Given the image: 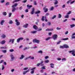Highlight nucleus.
Listing matches in <instances>:
<instances>
[{
    "instance_id": "nucleus-1",
    "label": "nucleus",
    "mask_w": 75,
    "mask_h": 75,
    "mask_svg": "<svg viewBox=\"0 0 75 75\" xmlns=\"http://www.w3.org/2000/svg\"><path fill=\"white\" fill-rule=\"evenodd\" d=\"M33 42L34 43V42H35V43H37V44H39L40 43V40H37L36 39H35L33 40Z\"/></svg>"
},
{
    "instance_id": "nucleus-2",
    "label": "nucleus",
    "mask_w": 75,
    "mask_h": 75,
    "mask_svg": "<svg viewBox=\"0 0 75 75\" xmlns=\"http://www.w3.org/2000/svg\"><path fill=\"white\" fill-rule=\"evenodd\" d=\"M69 53H71V54L73 55V56H75V50H71L69 51Z\"/></svg>"
},
{
    "instance_id": "nucleus-3",
    "label": "nucleus",
    "mask_w": 75,
    "mask_h": 75,
    "mask_svg": "<svg viewBox=\"0 0 75 75\" xmlns=\"http://www.w3.org/2000/svg\"><path fill=\"white\" fill-rule=\"evenodd\" d=\"M15 22H16V25L17 26H18V25H20V23L19 22L18 20L17 19H16Z\"/></svg>"
},
{
    "instance_id": "nucleus-4",
    "label": "nucleus",
    "mask_w": 75,
    "mask_h": 75,
    "mask_svg": "<svg viewBox=\"0 0 75 75\" xmlns=\"http://www.w3.org/2000/svg\"><path fill=\"white\" fill-rule=\"evenodd\" d=\"M10 57L11 58V61H13L14 59H15V57H14V55L13 54H11L10 55Z\"/></svg>"
},
{
    "instance_id": "nucleus-5",
    "label": "nucleus",
    "mask_w": 75,
    "mask_h": 75,
    "mask_svg": "<svg viewBox=\"0 0 75 75\" xmlns=\"http://www.w3.org/2000/svg\"><path fill=\"white\" fill-rule=\"evenodd\" d=\"M57 37L58 35H57L54 34L53 36L54 40H57Z\"/></svg>"
},
{
    "instance_id": "nucleus-6",
    "label": "nucleus",
    "mask_w": 75,
    "mask_h": 75,
    "mask_svg": "<svg viewBox=\"0 0 75 75\" xmlns=\"http://www.w3.org/2000/svg\"><path fill=\"white\" fill-rule=\"evenodd\" d=\"M36 68V67H33V68H32V69H31L30 70L31 71L30 73L32 74H33L34 73V69Z\"/></svg>"
},
{
    "instance_id": "nucleus-7",
    "label": "nucleus",
    "mask_w": 75,
    "mask_h": 75,
    "mask_svg": "<svg viewBox=\"0 0 75 75\" xmlns=\"http://www.w3.org/2000/svg\"><path fill=\"white\" fill-rule=\"evenodd\" d=\"M75 1H72V0H69L67 2V4H69V3L71 2L70 4H73V3H74V2H75Z\"/></svg>"
},
{
    "instance_id": "nucleus-8",
    "label": "nucleus",
    "mask_w": 75,
    "mask_h": 75,
    "mask_svg": "<svg viewBox=\"0 0 75 75\" xmlns=\"http://www.w3.org/2000/svg\"><path fill=\"white\" fill-rule=\"evenodd\" d=\"M23 38H19L17 40V42H18V43L19 42H20V40H23Z\"/></svg>"
},
{
    "instance_id": "nucleus-9",
    "label": "nucleus",
    "mask_w": 75,
    "mask_h": 75,
    "mask_svg": "<svg viewBox=\"0 0 75 75\" xmlns=\"http://www.w3.org/2000/svg\"><path fill=\"white\" fill-rule=\"evenodd\" d=\"M14 40H15L14 39H10L9 40L8 42H12V44H14Z\"/></svg>"
},
{
    "instance_id": "nucleus-10",
    "label": "nucleus",
    "mask_w": 75,
    "mask_h": 75,
    "mask_svg": "<svg viewBox=\"0 0 75 75\" xmlns=\"http://www.w3.org/2000/svg\"><path fill=\"white\" fill-rule=\"evenodd\" d=\"M33 28L35 30L38 29V27L36 25H34L33 26Z\"/></svg>"
},
{
    "instance_id": "nucleus-11",
    "label": "nucleus",
    "mask_w": 75,
    "mask_h": 75,
    "mask_svg": "<svg viewBox=\"0 0 75 75\" xmlns=\"http://www.w3.org/2000/svg\"><path fill=\"white\" fill-rule=\"evenodd\" d=\"M37 32V30L32 31L30 32V33H31V34H35V33H36Z\"/></svg>"
},
{
    "instance_id": "nucleus-12",
    "label": "nucleus",
    "mask_w": 75,
    "mask_h": 75,
    "mask_svg": "<svg viewBox=\"0 0 75 75\" xmlns=\"http://www.w3.org/2000/svg\"><path fill=\"white\" fill-rule=\"evenodd\" d=\"M29 69H28V70H27V71H23V75H25V74H27V72H28V71H29Z\"/></svg>"
},
{
    "instance_id": "nucleus-13",
    "label": "nucleus",
    "mask_w": 75,
    "mask_h": 75,
    "mask_svg": "<svg viewBox=\"0 0 75 75\" xmlns=\"http://www.w3.org/2000/svg\"><path fill=\"white\" fill-rule=\"evenodd\" d=\"M50 67L51 68H54V64H53V63H51L50 64Z\"/></svg>"
},
{
    "instance_id": "nucleus-14",
    "label": "nucleus",
    "mask_w": 75,
    "mask_h": 75,
    "mask_svg": "<svg viewBox=\"0 0 75 75\" xmlns=\"http://www.w3.org/2000/svg\"><path fill=\"white\" fill-rule=\"evenodd\" d=\"M63 47L64 48H69V46L67 45H63Z\"/></svg>"
},
{
    "instance_id": "nucleus-15",
    "label": "nucleus",
    "mask_w": 75,
    "mask_h": 75,
    "mask_svg": "<svg viewBox=\"0 0 75 75\" xmlns=\"http://www.w3.org/2000/svg\"><path fill=\"white\" fill-rule=\"evenodd\" d=\"M4 20H2L0 22V24H1V25H3V24H4Z\"/></svg>"
},
{
    "instance_id": "nucleus-16",
    "label": "nucleus",
    "mask_w": 75,
    "mask_h": 75,
    "mask_svg": "<svg viewBox=\"0 0 75 75\" xmlns=\"http://www.w3.org/2000/svg\"><path fill=\"white\" fill-rule=\"evenodd\" d=\"M43 10L45 11L44 12L45 13H46V12H47V11H48V8H43Z\"/></svg>"
},
{
    "instance_id": "nucleus-17",
    "label": "nucleus",
    "mask_w": 75,
    "mask_h": 75,
    "mask_svg": "<svg viewBox=\"0 0 75 75\" xmlns=\"http://www.w3.org/2000/svg\"><path fill=\"white\" fill-rule=\"evenodd\" d=\"M18 5V4L16 3L14 5H12V7H13V8H15V7H16Z\"/></svg>"
},
{
    "instance_id": "nucleus-18",
    "label": "nucleus",
    "mask_w": 75,
    "mask_h": 75,
    "mask_svg": "<svg viewBox=\"0 0 75 75\" xmlns=\"http://www.w3.org/2000/svg\"><path fill=\"white\" fill-rule=\"evenodd\" d=\"M27 7L29 9H30V8L32 7H33V6L30 5L28 4L27 5Z\"/></svg>"
},
{
    "instance_id": "nucleus-19",
    "label": "nucleus",
    "mask_w": 75,
    "mask_h": 75,
    "mask_svg": "<svg viewBox=\"0 0 75 75\" xmlns=\"http://www.w3.org/2000/svg\"><path fill=\"white\" fill-rule=\"evenodd\" d=\"M1 37L2 38H6V35L4 34H3L1 35Z\"/></svg>"
},
{
    "instance_id": "nucleus-20",
    "label": "nucleus",
    "mask_w": 75,
    "mask_h": 75,
    "mask_svg": "<svg viewBox=\"0 0 75 75\" xmlns=\"http://www.w3.org/2000/svg\"><path fill=\"white\" fill-rule=\"evenodd\" d=\"M28 25V24H27L26 25H23V27H24V28H27Z\"/></svg>"
},
{
    "instance_id": "nucleus-21",
    "label": "nucleus",
    "mask_w": 75,
    "mask_h": 75,
    "mask_svg": "<svg viewBox=\"0 0 75 75\" xmlns=\"http://www.w3.org/2000/svg\"><path fill=\"white\" fill-rule=\"evenodd\" d=\"M5 42H6V41L3 40L1 42V44H5Z\"/></svg>"
},
{
    "instance_id": "nucleus-22",
    "label": "nucleus",
    "mask_w": 75,
    "mask_h": 75,
    "mask_svg": "<svg viewBox=\"0 0 75 75\" xmlns=\"http://www.w3.org/2000/svg\"><path fill=\"white\" fill-rule=\"evenodd\" d=\"M24 55H23V54H22L21 55V57L20 58H19V59H23V58H24Z\"/></svg>"
},
{
    "instance_id": "nucleus-23",
    "label": "nucleus",
    "mask_w": 75,
    "mask_h": 75,
    "mask_svg": "<svg viewBox=\"0 0 75 75\" xmlns=\"http://www.w3.org/2000/svg\"><path fill=\"white\" fill-rule=\"evenodd\" d=\"M8 23L10 24H13V22L11 20H10L8 22Z\"/></svg>"
},
{
    "instance_id": "nucleus-24",
    "label": "nucleus",
    "mask_w": 75,
    "mask_h": 75,
    "mask_svg": "<svg viewBox=\"0 0 75 75\" xmlns=\"http://www.w3.org/2000/svg\"><path fill=\"white\" fill-rule=\"evenodd\" d=\"M50 38H51L50 37H48L45 39V40H46V41H48V40H50Z\"/></svg>"
},
{
    "instance_id": "nucleus-25",
    "label": "nucleus",
    "mask_w": 75,
    "mask_h": 75,
    "mask_svg": "<svg viewBox=\"0 0 75 75\" xmlns=\"http://www.w3.org/2000/svg\"><path fill=\"white\" fill-rule=\"evenodd\" d=\"M41 11H36L35 12V14H39V13H40Z\"/></svg>"
},
{
    "instance_id": "nucleus-26",
    "label": "nucleus",
    "mask_w": 75,
    "mask_h": 75,
    "mask_svg": "<svg viewBox=\"0 0 75 75\" xmlns=\"http://www.w3.org/2000/svg\"><path fill=\"white\" fill-rule=\"evenodd\" d=\"M62 61H67V59H66V58H64L62 59Z\"/></svg>"
},
{
    "instance_id": "nucleus-27",
    "label": "nucleus",
    "mask_w": 75,
    "mask_h": 75,
    "mask_svg": "<svg viewBox=\"0 0 75 75\" xmlns=\"http://www.w3.org/2000/svg\"><path fill=\"white\" fill-rule=\"evenodd\" d=\"M16 10V8H13L12 11V12H14Z\"/></svg>"
},
{
    "instance_id": "nucleus-28",
    "label": "nucleus",
    "mask_w": 75,
    "mask_h": 75,
    "mask_svg": "<svg viewBox=\"0 0 75 75\" xmlns=\"http://www.w3.org/2000/svg\"><path fill=\"white\" fill-rule=\"evenodd\" d=\"M69 17V16L68 15H67L64 16V18H68Z\"/></svg>"
},
{
    "instance_id": "nucleus-29",
    "label": "nucleus",
    "mask_w": 75,
    "mask_h": 75,
    "mask_svg": "<svg viewBox=\"0 0 75 75\" xmlns=\"http://www.w3.org/2000/svg\"><path fill=\"white\" fill-rule=\"evenodd\" d=\"M58 1H55L54 3V5H56L57 4H58Z\"/></svg>"
},
{
    "instance_id": "nucleus-30",
    "label": "nucleus",
    "mask_w": 75,
    "mask_h": 75,
    "mask_svg": "<svg viewBox=\"0 0 75 75\" xmlns=\"http://www.w3.org/2000/svg\"><path fill=\"white\" fill-rule=\"evenodd\" d=\"M2 52L4 53H6V52H7V50H2Z\"/></svg>"
},
{
    "instance_id": "nucleus-31",
    "label": "nucleus",
    "mask_w": 75,
    "mask_h": 75,
    "mask_svg": "<svg viewBox=\"0 0 75 75\" xmlns=\"http://www.w3.org/2000/svg\"><path fill=\"white\" fill-rule=\"evenodd\" d=\"M74 26H75V25L74 24H71L70 25L71 28H73Z\"/></svg>"
},
{
    "instance_id": "nucleus-32",
    "label": "nucleus",
    "mask_w": 75,
    "mask_h": 75,
    "mask_svg": "<svg viewBox=\"0 0 75 75\" xmlns=\"http://www.w3.org/2000/svg\"><path fill=\"white\" fill-rule=\"evenodd\" d=\"M49 62V60H47L46 61H45L44 62L45 63H48V62Z\"/></svg>"
},
{
    "instance_id": "nucleus-33",
    "label": "nucleus",
    "mask_w": 75,
    "mask_h": 75,
    "mask_svg": "<svg viewBox=\"0 0 75 75\" xmlns=\"http://www.w3.org/2000/svg\"><path fill=\"white\" fill-rule=\"evenodd\" d=\"M68 40V38H64L62 39V40Z\"/></svg>"
},
{
    "instance_id": "nucleus-34",
    "label": "nucleus",
    "mask_w": 75,
    "mask_h": 75,
    "mask_svg": "<svg viewBox=\"0 0 75 75\" xmlns=\"http://www.w3.org/2000/svg\"><path fill=\"white\" fill-rule=\"evenodd\" d=\"M10 4V2H7L5 4L6 6H8V5H9Z\"/></svg>"
},
{
    "instance_id": "nucleus-35",
    "label": "nucleus",
    "mask_w": 75,
    "mask_h": 75,
    "mask_svg": "<svg viewBox=\"0 0 75 75\" xmlns=\"http://www.w3.org/2000/svg\"><path fill=\"white\" fill-rule=\"evenodd\" d=\"M61 17H62V16L60 14H59L58 15V18H61Z\"/></svg>"
},
{
    "instance_id": "nucleus-36",
    "label": "nucleus",
    "mask_w": 75,
    "mask_h": 75,
    "mask_svg": "<svg viewBox=\"0 0 75 75\" xmlns=\"http://www.w3.org/2000/svg\"><path fill=\"white\" fill-rule=\"evenodd\" d=\"M33 4L34 5H35V6L37 5V2H36V1H34Z\"/></svg>"
},
{
    "instance_id": "nucleus-37",
    "label": "nucleus",
    "mask_w": 75,
    "mask_h": 75,
    "mask_svg": "<svg viewBox=\"0 0 75 75\" xmlns=\"http://www.w3.org/2000/svg\"><path fill=\"white\" fill-rule=\"evenodd\" d=\"M14 50L13 49H11L9 50V51L11 52H14Z\"/></svg>"
},
{
    "instance_id": "nucleus-38",
    "label": "nucleus",
    "mask_w": 75,
    "mask_h": 75,
    "mask_svg": "<svg viewBox=\"0 0 75 75\" xmlns=\"http://www.w3.org/2000/svg\"><path fill=\"white\" fill-rule=\"evenodd\" d=\"M56 17H57L56 15H54L53 16V17H52V19H54V18H55Z\"/></svg>"
},
{
    "instance_id": "nucleus-39",
    "label": "nucleus",
    "mask_w": 75,
    "mask_h": 75,
    "mask_svg": "<svg viewBox=\"0 0 75 75\" xmlns=\"http://www.w3.org/2000/svg\"><path fill=\"white\" fill-rule=\"evenodd\" d=\"M38 53H40V54H42V50H40L38 51Z\"/></svg>"
},
{
    "instance_id": "nucleus-40",
    "label": "nucleus",
    "mask_w": 75,
    "mask_h": 75,
    "mask_svg": "<svg viewBox=\"0 0 75 75\" xmlns=\"http://www.w3.org/2000/svg\"><path fill=\"white\" fill-rule=\"evenodd\" d=\"M3 15L4 16H6L7 15V13L6 12H4L3 13Z\"/></svg>"
},
{
    "instance_id": "nucleus-41",
    "label": "nucleus",
    "mask_w": 75,
    "mask_h": 75,
    "mask_svg": "<svg viewBox=\"0 0 75 75\" xmlns=\"http://www.w3.org/2000/svg\"><path fill=\"white\" fill-rule=\"evenodd\" d=\"M29 48H30V47H25V48H24V49L23 50H27V49H29Z\"/></svg>"
},
{
    "instance_id": "nucleus-42",
    "label": "nucleus",
    "mask_w": 75,
    "mask_h": 75,
    "mask_svg": "<svg viewBox=\"0 0 75 75\" xmlns=\"http://www.w3.org/2000/svg\"><path fill=\"white\" fill-rule=\"evenodd\" d=\"M9 16H8L9 17H11V16L12 15V13H9Z\"/></svg>"
},
{
    "instance_id": "nucleus-43",
    "label": "nucleus",
    "mask_w": 75,
    "mask_h": 75,
    "mask_svg": "<svg viewBox=\"0 0 75 75\" xmlns=\"http://www.w3.org/2000/svg\"><path fill=\"white\" fill-rule=\"evenodd\" d=\"M28 67H26L25 68H24L23 69V70H27V69H28Z\"/></svg>"
},
{
    "instance_id": "nucleus-44",
    "label": "nucleus",
    "mask_w": 75,
    "mask_h": 75,
    "mask_svg": "<svg viewBox=\"0 0 75 75\" xmlns=\"http://www.w3.org/2000/svg\"><path fill=\"white\" fill-rule=\"evenodd\" d=\"M27 0H24L23 1H22V3H26L27 2Z\"/></svg>"
},
{
    "instance_id": "nucleus-45",
    "label": "nucleus",
    "mask_w": 75,
    "mask_h": 75,
    "mask_svg": "<svg viewBox=\"0 0 75 75\" xmlns=\"http://www.w3.org/2000/svg\"><path fill=\"white\" fill-rule=\"evenodd\" d=\"M40 65H41V63H38V64H37V67H39Z\"/></svg>"
},
{
    "instance_id": "nucleus-46",
    "label": "nucleus",
    "mask_w": 75,
    "mask_h": 75,
    "mask_svg": "<svg viewBox=\"0 0 75 75\" xmlns=\"http://www.w3.org/2000/svg\"><path fill=\"white\" fill-rule=\"evenodd\" d=\"M61 28H59L58 27H57L56 28V29L57 30H61Z\"/></svg>"
},
{
    "instance_id": "nucleus-47",
    "label": "nucleus",
    "mask_w": 75,
    "mask_h": 75,
    "mask_svg": "<svg viewBox=\"0 0 75 75\" xmlns=\"http://www.w3.org/2000/svg\"><path fill=\"white\" fill-rule=\"evenodd\" d=\"M45 21H46V22H47V21H48L47 20V17H45Z\"/></svg>"
},
{
    "instance_id": "nucleus-48",
    "label": "nucleus",
    "mask_w": 75,
    "mask_h": 75,
    "mask_svg": "<svg viewBox=\"0 0 75 75\" xmlns=\"http://www.w3.org/2000/svg\"><path fill=\"white\" fill-rule=\"evenodd\" d=\"M42 69H45V66H44L43 67H42Z\"/></svg>"
},
{
    "instance_id": "nucleus-49",
    "label": "nucleus",
    "mask_w": 75,
    "mask_h": 75,
    "mask_svg": "<svg viewBox=\"0 0 75 75\" xmlns=\"http://www.w3.org/2000/svg\"><path fill=\"white\" fill-rule=\"evenodd\" d=\"M60 48H64V46H60Z\"/></svg>"
},
{
    "instance_id": "nucleus-50",
    "label": "nucleus",
    "mask_w": 75,
    "mask_h": 75,
    "mask_svg": "<svg viewBox=\"0 0 75 75\" xmlns=\"http://www.w3.org/2000/svg\"><path fill=\"white\" fill-rule=\"evenodd\" d=\"M47 25H51V22H48Z\"/></svg>"
},
{
    "instance_id": "nucleus-51",
    "label": "nucleus",
    "mask_w": 75,
    "mask_h": 75,
    "mask_svg": "<svg viewBox=\"0 0 75 75\" xmlns=\"http://www.w3.org/2000/svg\"><path fill=\"white\" fill-rule=\"evenodd\" d=\"M49 58V57H48V56H46L45 57V58L46 59H47V58Z\"/></svg>"
},
{
    "instance_id": "nucleus-52",
    "label": "nucleus",
    "mask_w": 75,
    "mask_h": 75,
    "mask_svg": "<svg viewBox=\"0 0 75 75\" xmlns=\"http://www.w3.org/2000/svg\"><path fill=\"white\" fill-rule=\"evenodd\" d=\"M49 35L50 36L52 35V33L51 32H50L48 33Z\"/></svg>"
},
{
    "instance_id": "nucleus-53",
    "label": "nucleus",
    "mask_w": 75,
    "mask_h": 75,
    "mask_svg": "<svg viewBox=\"0 0 75 75\" xmlns=\"http://www.w3.org/2000/svg\"><path fill=\"white\" fill-rule=\"evenodd\" d=\"M4 69V66L2 65V70H3Z\"/></svg>"
},
{
    "instance_id": "nucleus-54",
    "label": "nucleus",
    "mask_w": 75,
    "mask_h": 75,
    "mask_svg": "<svg viewBox=\"0 0 75 75\" xmlns=\"http://www.w3.org/2000/svg\"><path fill=\"white\" fill-rule=\"evenodd\" d=\"M71 13V11H69V12H68V13H67V15H69V14H70Z\"/></svg>"
},
{
    "instance_id": "nucleus-55",
    "label": "nucleus",
    "mask_w": 75,
    "mask_h": 75,
    "mask_svg": "<svg viewBox=\"0 0 75 75\" xmlns=\"http://www.w3.org/2000/svg\"><path fill=\"white\" fill-rule=\"evenodd\" d=\"M57 59L58 60V61H61V58H57Z\"/></svg>"
},
{
    "instance_id": "nucleus-56",
    "label": "nucleus",
    "mask_w": 75,
    "mask_h": 75,
    "mask_svg": "<svg viewBox=\"0 0 75 75\" xmlns=\"http://www.w3.org/2000/svg\"><path fill=\"white\" fill-rule=\"evenodd\" d=\"M22 9H23V7L22 6H21L19 8V10H22Z\"/></svg>"
},
{
    "instance_id": "nucleus-57",
    "label": "nucleus",
    "mask_w": 75,
    "mask_h": 75,
    "mask_svg": "<svg viewBox=\"0 0 75 75\" xmlns=\"http://www.w3.org/2000/svg\"><path fill=\"white\" fill-rule=\"evenodd\" d=\"M44 16H42V21H44Z\"/></svg>"
},
{
    "instance_id": "nucleus-58",
    "label": "nucleus",
    "mask_w": 75,
    "mask_h": 75,
    "mask_svg": "<svg viewBox=\"0 0 75 75\" xmlns=\"http://www.w3.org/2000/svg\"><path fill=\"white\" fill-rule=\"evenodd\" d=\"M49 15H50V13H47L46 14V16H48Z\"/></svg>"
},
{
    "instance_id": "nucleus-59",
    "label": "nucleus",
    "mask_w": 75,
    "mask_h": 75,
    "mask_svg": "<svg viewBox=\"0 0 75 75\" xmlns=\"http://www.w3.org/2000/svg\"><path fill=\"white\" fill-rule=\"evenodd\" d=\"M54 9V7L52 6L51 8V10H53Z\"/></svg>"
},
{
    "instance_id": "nucleus-60",
    "label": "nucleus",
    "mask_w": 75,
    "mask_h": 75,
    "mask_svg": "<svg viewBox=\"0 0 75 75\" xmlns=\"http://www.w3.org/2000/svg\"><path fill=\"white\" fill-rule=\"evenodd\" d=\"M34 11H31V14H34Z\"/></svg>"
},
{
    "instance_id": "nucleus-61",
    "label": "nucleus",
    "mask_w": 75,
    "mask_h": 75,
    "mask_svg": "<svg viewBox=\"0 0 75 75\" xmlns=\"http://www.w3.org/2000/svg\"><path fill=\"white\" fill-rule=\"evenodd\" d=\"M35 10V9L34 8H32V11H34Z\"/></svg>"
},
{
    "instance_id": "nucleus-62",
    "label": "nucleus",
    "mask_w": 75,
    "mask_h": 75,
    "mask_svg": "<svg viewBox=\"0 0 75 75\" xmlns=\"http://www.w3.org/2000/svg\"><path fill=\"white\" fill-rule=\"evenodd\" d=\"M65 5H63L62 6V8H65Z\"/></svg>"
},
{
    "instance_id": "nucleus-63",
    "label": "nucleus",
    "mask_w": 75,
    "mask_h": 75,
    "mask_svg": "<svg viewBox=\"0 0 75 75\" xmlns=\"http://www.w3.org/2000/svg\"><path fill=\"white\" fill-rule=\"evenodd\" d=\"M37 48V46H35L34 47H33V48H32L35 49V48Z\"/></svg>"
},
{
    "instance_id": "nucleus-64",
    "label": "nucleus",
    "mask_w": 75,
    "mask_h": 75,
    "mask_svg": "<svg viewBox=\"0 0 75 75\" xmlns=\"http://www.w3.org/2000/svg\"><path fill=\"white\" fill-rule=\"evenodd\" d=\"M71 38L72 39H74V38H75V36H72V37H71Z\"/></svg>"
}]
</instances>
